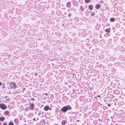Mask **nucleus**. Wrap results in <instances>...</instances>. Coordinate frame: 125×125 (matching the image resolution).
<instances>
[{
    "label": "nucleus",
    "instance_id": "f704fd0d",
    "mask_svg": "<svg viewBox=\"0 0 125 125\" xmlns=\"http://www.w3.org/2000/svg\"><path fill=\"white\" fill-rule=\"evenodd\" d=\"M44 95H48V94L47 93H46L44 94Z\"/></svg>",
    "mask_w": 125,
    "mask_h": 125
},
{
    "label": "nucleus",
    "instance_id": "4be33fe9",
    "mask_svg": "<svg viewBox=\"0 0 125 125\" xmlns=\"http://www.w3.org/2000/svg\"><path fill=\"white\" fill-rule=\"evenodd\" d=\"M31 18L32 20H35V16H31Z\"/></svg>",
    "mask_w": 125,
    "mask_h": 125
},
{
    "label": "nucleus",
    "instance_id": "cd10ccee",
    "mask_svg": "<svg viewBox=\"0 0 125 125\" xmlns=\"http://www.w3.org/2000/svg\"><path fill=\"white\" fill-rule=\"evenodd\" d=\"M93 87H90V90L91 91H92V90H93Z\"/></svg>",
    "mask_w": 125,
    "mask_h": 125
},
{
    "label": "nucleus",
    "instance_id": "a878e982",
    "mask_svg": "<svg viewBox=\"0 0 125 125\" xmlns=\"http://www.w3.org/2000/svg\"><path fill=\"white\" fill-rule=\"evenodd\" d=\"M3 125H7V122H4L3 123Z\"/></svg>",
    "mask_w": 125,
    "mask_h": 125
},
{
    "label": "nucleus",
    "instance_id": "412c9836",
    "mask_svg": "<svg viewBox=\"0 0 125 125\" xmlns=\"http://www.w3.org/2000/svg\"><path fill=\"white\" fill-rule=\"evenodd\" d=\"M9 125H14V124L11 121L8 124Z\"/></svg>",
    "mask_w": 125,
    "mask_h": 125
},
{
    "label": "nucleus",
    "instance_id": "603ef678",
    "mask_svg": "<svg viewBox=\"0 0 125 125\" xmlns=\"http://www.w3.org/2000/svg\"><path fill=\"white\" fill-rule=\"evenodd\" d=\"M70 10V9H68V11H69V10Z\"/></svg>",
    "mask_w": 125,
    "mask_h": 125
},
{
    "label": "nucleus",
    "instance_id": "c85d7f7f",
    "mask_svg": "<svg viewBox=\"0 0 125 125\" xmlns=\"http://www.w3.org/2000/svg\"><path fill=\"white\" fill-rule=\"evenodd\" d=\"M102 64H100L99 66V67L100 68H101L102 67Z\"/></svg>",
    "mask_w": 125,
    "mask_h": 125
},
{
    "label": "nucleus",
    "instance_id": "1a4fd4ad",
    "mask_svg": "<svg viewBox=\"0 0 125 125\" xmlns=\"http://www.w3.org/2000/svg\"><path fill=\"white\" fill-rule=\"evenodd\" d=\"M101 6L100 4H97L95 6V8L97 9H99L100 8Z\"/></svg>",
    "mask_w": 125,
    "mask_h": 125
},
{
    "label": "nucleus",
    "instance_id": "ea45409f",
    "mask_svg": "<svg viewBox=\"0 0 125 125\" xmlns=\"http://www.w3.org/2000/svg\"><path fill=\"white\" fill-rule=\"evenodd\" d=\"M19 119H20V120H21V117H20L19 118Z\"/></svg>",
    "mask_w": 125,
    "mask_h": 125
},
{
    "label": "nucleus",
    "instance_id": "a211bd4d",
    "mask_svg": "<svg viewBox=\"0 0 125 125\" xmlns=\"http://www.w3.org/2000/svg\"><path fill=\"white\" fill-rule=\"evenodd\" d=\"M115 20V19L114 18H111L110 19V21L111 22H113Z\"/></svg>",
    "mask_w": 125,
    "mask_h": 125
},
{
    "label": "nucleus",
    "instance_id": "e433bc0d",
    "mask_svg": "<svg viewBox=\"0 0 125 125\" xmlns=\"http://www.w3.org/2000/svg\"><path fill=\"white\" fill-rule=\"evenodd\" d=\"M97 96H95V97H94V98H95V99H97Z\"/></svg>",
    "mask_w": 125,
    "mask_h": 125
},
{
    "label": "nucleus",
    "instance_id": "b1692460",
    "mask_svg": "<svg viewBox=\"0 0 125 125\" xmlns=\"http://www.w3.org/2000/svg\"><path fill=\"white\" fill-rule=\"evenodd\" d=\"M72 15V14L71 13H69L68 14V16L69 18H70L71 17Z\"/></svg>",
    "mask_w": 125,
    "mask_h": 125
},
{
    "label": "nucleus",
    "instance_id": "72a5a7b5",
    "mask_svg": "<svg viewBox=\"0 0 125 125\" xmlns=\"http://www.w3.org/2000/svg\"><path fill=\"white\" fill-rule=\"evenodd\" d=\"M100 3H104V2L103 1H101Z\"/></svg>",
    "mask_w": 125,
    "mask_h": 125
},
{
    "label": "nucleus",
    "instance_id": "864d4df0",
    "mask_svg": "<svg viewBox=\"0 0 125 125\" xmlns=\"http://www.w3.org/2000/svg\"><path fill=\"white\" fill-rule=\"evenodd\" d=\"M115 105H116V104L115 103Z\"/></svg>",
    "mask_w": 125,
    "mask_h": 125
},
{
    "label": "nucleus",
    "instance_id": "6e6d98bb",
    "mask_svg": "<svg viewBox=\"0 0 125 125\" xmlns=\"http://www.w3.org/2000/svg\"><path fill=\"white\" fill-rule=\"evenodd\" d=\"M30 103H31V102H30L29 103V104H30Z\"/></svg>",
    "mask_w": 125,
    "mask_h": 125
},
{
    "label": "nucleus",
    "instance_id": "ddd939ff",
    "mask_svg": "<svg viewBox=\"0 0 125 125\" xmlns=\"http://www.w3.org/2000/svg\"><path fill=\"white\" fill-rule=\"evenodd\" d=\"M88 9L91 10L93 9V5H90L88 6Z\"/></svg>",
    "mask_w": 125,
    "mask_h": 125
},
{
    "label": "nucleus",
    "instance_id": "c03bdc74",
    "mask_svg": "<svg viewBox=\"0 0 125 125\" xmlns=\"http://www.w3.org/2000/svg\"><path fill=\"white\" fill-rule=\"evenodd\" d=\"M54 125H58V124H55Z\"/></svg>",
    "mask_w": 125,
    "mask_h": 125
},
{
    "label": "nucleus",
    "instance_id": "20e7f679",
    "mask_svg": "<svg viewBox=\"0 0 125 125\" xmlns=\"http://www.w3.org/2000/svg\"><path fill=\"white\" fill-rule=\"evenodd\" d=\"M76 116H70L69 118V120L71 122H74V120L76 119Z\"/></svg>",
    "mask_w": 125,
    "mask_h": 125
},
{
    "label": "nucleus",
    "instance_id": "f03ea898",
    "mask_svg": "<svg viewBox=\"0 0 125 125\" xmlns=\"http://www.w3.org/2000/svg\"><path fill=\"white\" fill-rule=\"evenodd\" d=\"M9 86H10L11 89H15L18 87L16 83L14 82H10Z\"/></svg>",
    "mask_w": 125,
    "mask_h": 125
},
{
    "label": "nucleus",
    "instance_id": "a18cd8bd",
    "mask_svg": "<svg viewBox=\"0 0 125 125\" xmlns=\"http://www.w3.org/2000/svg\"><path fill=\"white\" fill-rule=\"evenodd\" d=\"M98 120L99 121H100V120H101L100 119H98Z\"/></svg>",
    "mask_w": 125,
    "mask_h": 125
},
{
    "label": "nucleus",
    "instance_id": "a19ab883",
    "mask_svg": "<svg viewBox=\"0 0 125 125\" xmlns=\"http://www.w3.org/2000/svg\"><path fill=\"white\" fill-rule=\"evenodd\" d=\"M79 121H80V120H77V121L78 122H79Z\"/></svg>",
    "mask_w": 125,
    "mask_h": 125
},
{
    "label": "nucleus",
    "instance_id": "6e6552de",
    "mask_svg": "<svg viewBox=\"0 0 125 125\" xmlns=\"http://www.w3.org/2000/svg\"><path fill=\"white\" fill-rule=\"evenodd\" d=\"M71 3L70 2H68L66 4V6L67 7L70 8L71 7Z\"/></svg>",
    "mask_w": 125,
    "mask_h": 125
},
{
    "label": "nucleus",
    "instance_id": "0eeeda50",
    "mask_svg": "<svg viewBox=\"0 0 125 125\" xmlns=\"http://www.w3.org/2000/svg\"><path fill=\"white\" fill-rule=\"evenodd\" d=\"M53 56H52L53 58V59L54 60H59V59L58 58V56L59 55H53Z\"/></svg>",
    "mask_w": 125,
    "mask_h": 125
},
{
    "label": "nucleus",
    "instance_id": "9d476101",
    "mask_svg": "<svg viewBox=\"0 0 125 125\" xmlns=\"http://www.w3.org/2000/svg\"><path fill=\"white\" fill-rule=\"evenodd\" d=\"M68 114H71V115H74V116H76V114L73 111H71L70 112H69V113H68Z\"/></svg>",
    "mask_w": 125,
    "mask_h": 125
},
{
    "label": "nucleus",
    "instance_id": "c756f323",
    "mask_svg": "<svg viewBox=\"0 0 125 125\" xmlns=\"http://www.w3.org/2000/svg\"><path fill=\"white\" fill-rule=\"evenodd\" d=\"M38 73H35L34 74V75L35 76H36L38 75Z\"/></svg>",
    "mask_w": 125,
    "mask_h": 125
},
{
    "label": "nucleus",
    "instance_id": "7ed1b4c3",
    "mask_svg": "<svg viewBox=\"0 0 125 125\" xmlns=\"http://www.w3.org/2000/svg\"><path fill=\"white\" fill-rule=\"evenodd\" d=\"M6 105L3 103L0 104V108L2 110H4L7 108Z\"/></svg>",
    "mask_w": 125,
    "mask_h": 125
},
{
    "label": "nucleus",
    "instance_id": "39448f33",
    "mask_svg": "<svg viewBox=\"0 0 125 125\" xmlns=\"http://www.w3.org/2000/svg\"><path fill=\"white\" fill-rule=\"evenodd\" d=\"M29 108L30 110H33L34 107V104H29Z\"/></svg>",
    "mask_w": 125,
    "mask_h": 125
},
{
    "label": "nucleus",
    "instance_id": "8fccbe9b",
    "mask_svg": "<svg viewBox=\"0 0 125 125\" xmlns=\"http://www.w3.org/2000/svg\"><path fill=\"white\" fill-rule=\"evenodd\" d=\"M71 116H74V115H71Z\"/></svg>",
    "mask_w": 125,
    "mask_h": 125
},
{
    "label": "nucleus",
    "instance_id": "4d7b16f0",
    "mask_svg": "<svg viewBox=\"0 0 125 125\" xmlns=\"http://www.w3.org/2000/svg\"><path fill=\"white\" fill-rule=\"evenodd\" d=\"M39 114H40V113H39Z\"/></svg>",
    "mask_w": 125,
    "mask_h": 125
},
{
    "label": "nucleus",
    "instance_id": "2eb2a0df",
    "mask_svg": "<svg viewBox=\"0 0 125 125\" xmlns=\"http://www.w3.org/2000/svg\"><path fill=\"white\" fill-rule=\"evenodd\" d=\"M84 10V9L83 8L82 6H80L79 9V10L81 11V12H82Z\"/></svg>",
    "mask_w": 125,
    "mask_h": 125
},
{
    "label": "nucleus",
    "instance_id": "49530a36",
    "mask_svg": "<svg viewBox=\"0 0 125 125\" xmlns=\"http://www.w3.org/2000/svg\"><path fill=\"white\" fill-rule=\"evenodd\" d=\"M10 55H8V57H10Z\"/></svg>",
    "mask_w": 125,
    "mask_h": 125
},
{
    "label": "nucleus",
    "instance_id": "423d86ee",
    "mask_svg": "<svg viewBox=\"0 0 125 125\" xmlns=\"http://www.w3.org/2000/svg\"><path fill=\"white\" fill-rule=\"evenodd\" d=\"M72 4L73 6L75 7L78 6V4L77 2L75 0H72Z\"/></svg>",
    "mask_w": 125,
    "mask_h": 125
},
{
    "label": "nucleus",
    "instance_id": "09e8293b",
    "mask_svg": "<svg viewBox=\"0 0 125 125\" xmlns=\"http://www.w3.org/2000/svg\"><path fill=\"white\" fill-rule=\"evenodd\" d=\"M25 12H26V13H27V11H25Z\"/></svg>",
    "mask_w": 125,
    "mask_h": 125
},
{
    "label": "nucleus",
    "instance_id": "c9c22d12",
    "mask_svg": "<svg viewBox=\"0 0 125 125\" xmlns=\"http://www.w3.org/2000/svg\"><path fill=\"white\" fill-rule=\"evenodd\" d=\"M35 119H35V118H34L33 119V120L34 121L35 120Z\"/></svg>",
    "mask_w": 125,
    "mask_h": 125
},
{
    "label": "nucleus",
    "instance_id": "f257e3e1",
    "mask_svg": "<svg viewBox=\"0 0 125 125\" xmlns=\"http://www.w3.org/2000/svg\"><path fill=\"white\" fill-rule=\"evenodd\" d=\"M72 109L71 107L69 105H67L62 107L61 109L60 112L61 113H66L68 111L71 110Z\"/></svg>",
    "mask_w": 125,
    "mask_h": 125
},
{
    "label": "nucleus",
    "instance_id": "9b49d317",
    "mask_svg": "<svg viewBox=\"0 0 125 125\" xmlns=\"http://www.w3.org/2000/svg\"><path fill=\"white\" fill-rule=\"evenodd\" d=\"M111 28H109L108 29H105V32H107L108 33H109L110 32V31Z\"/></svg>",
    "mask_w": 125,
    "mask_h": 125
},
{
    "label": "nucleus",
    "instance_id": "bb28decb",
    "mask_svg": "<svg viewBox=\"0 0 125 125\" xmlns=\"http://www.w3.org/2000/svg\"><path fill=\"white\" fill-rule=\"evenodd\" d=\"M2 85H3V86L2 85V88L3 89L4 88L5 86H4V84H2Z\"/></svg>",
    "mask_w": 125,
    "mask_h": 125
},
{
    "label": "nucleus",
    "instance_id": "3c124183",
    "mask_svg": "<svg viewBox=\"0 0 125 125\" xmlns=\"http://www.w3.org/2000/svg\"><path fill=\"white\" fill-rule=\"evenodd\" d=\"M5 98H7V96H5Z\"/></svg>",
    "mask_w": 125,
    "mask_h": 125
},
{
    "label": "nucleus",
    "instance_id": "2f4dec72",
    "mask_svg": "<svg viewBox=\"0 0 125 125\" xmlns=\"http://www.w3.org/2000/svg\"><path fill=\"white\" fill-rule=\"evenodd\" d=\"M111 104H108V106L109 107H110L111 106Z\"/></svg>",
    "mask_w": 125,
    "mask_h": 125
},
{
    "label": "nucleus",
    "instance_id": "de8ad7c7",
    "mask_svg": "<svg viewBox=\"0 0 125 125\" xmlns=\"http://www.w3.org/2000/svg\"><path fill=\"white\" fill-rule=\"evenodd\" d=\"M37 120H38L39 119V118H37Z\"/></svg>",
    "mask_w": 125,
    "mask_h": 125
},
{
    "label": "nucleus",
    "instance_id": "f8f14e48",
    "mask_svg": "<svg viewBox=\"0 0 125 125\" xmlns=\"http://www.w3.org/2000/svg\"><path fill=\"white\" fill-rule=\"evenodd\" d=\"M49 109V107L48 106H45L44 108V110L45 111H47Z\"/></svg>",
    "mask_w": 125,
    "mask_h": 125
},
{
    "label": "nucleus",
    "instance_id": "7c9ffc66",
    "mask_svg": "<svg viewBox=\"0 0 125 125\" xmlns=\"http://www.w3.org/2000/svg\"><path fill=\"white\" fill-rule=\"evenodd\" d=\"M31 100H32L33 101H34L35 100V99L34 98H32L31 99Z\"/></svg>",
    "mask_w": 125,
    "mask_h": 125
},
{
    "label": "nucleus",
    "instance_id": "4c0bfd02",
    "mask_svg": "<svg viewBox=\"0 0 125 125\" xmlns=\"http://www.w3.org/2000/svg\"><path fill=\"white\" fill-rule=\"evenodd\" d=\"M23 90H26V88H23Z\"/></svg>",
    "mask_w": 125,
    "mask_h": 125
},
{
    "label": "nucleus",
    "instance_id": "5fc2aeb1",
    "mask_svg": "<svg viewBox=\"0 0 125 125\" xmlns=\"http://www.w3.org/2000/svg\"><path fill=\"white\" fill-rule=\"evenodd\" d=\"M112 29H114V27H113V28H112Z\"/></svg>",
    "mask_w": 125,
    "mask_h": 125
},
{
    "label": "nucleus",
    "instance_id": "58836bf2",
    "mask_svg": "<svg viewBox=\"0 0 125 125\" xmlns=\"http://www.w3.org/2000/svg\"><path fill=\"white\" fill-rule=\"evenodd\" d=\"M1 84L2 83L1 82H0V86L1 85Z\"/></svg>",
    "mask_w": 125,
    "mask_h": 125
},
{
    "label": "nucleus",
    "instance_id": "dca6fc26",
    "mask_svg": "<svg viewBox=\"0 0 125 125\" xmlns=\"http://www.w3.org/2000/svg\"><path fill=\"white\" fill-rule=\"evenodd\" d=\"M5 118L4 117H0V121H3L5 120Z\"/></svg>",
    "mask_w": 125,
    "mask_h": 125
},
{
    "label": "nucleus",
    "instance_id": "aec40b11",
    "mask_svg": "<svg viewBox=\"0 0 125 125\" xmlns=\"http://www.w3.org/2000/svg\"><path fill=\"white\" fill-rule=\"evenodd\" d=\"M91 0H85V3H89Z\"/></svg>",
    "mask_w": 125,
    "mask_h": 125
},
{
    "label": "nucleus",
    "instance_id": "6ab92c4d",
    "mask_svg": "<svg viewBox=\"0 0 125 125\" xmlns=\"http://www.w3.org/2000/svg\"><path fill=\"white\" fill-rule=\"evenodd\" d=\"M14 121L16 123H16H18L19 122V121L17 118H16L14 119Z\"/></svg>",
    "mask_w": 125,
    "mask_h": 125
},
{
    "label": "nucleus",
    "instance_id": "393cba45",
    "mask_svg": "<svg viewBox=\"0 0 125 125\" xmlns=\"http://www.w3.org/2000/svg\"><path fill=\"white\" fill-rule=\"evenodd\" d=\"M95 14V13L94 12V13H92L91 14V15L92 16H94Z\"/></svg>",
    "mask_w": 125,
    "mask_h": 125
},
{
    "label": "nucleus",
    "instance_id": "5701e85b",
    "mask_svg": "<svg viewBox=\"0 0 125 125\" xmlns=\"http://www.w3.org/2000/svg\"><path fill=\"white\" fill-rule=\"evenodd\" d=\"M16 110H14V112H13V115L15 116V115H16Z\"/></svg>",
    "mask_w": 125,
    "mask_h": 125
},
{
    "label": "nucleus",
    "instance_id": "13d9d810",
    "mask_svg": "<svg viewBox=\"0 0 125 125\" xmlns=\"http://www.w3.org/2000/svg\"><path fill=\"white\" fill-rule=\"evenodd\" d=\"M39 114H40V113H39Z\"/></svg>",
    "mask_w": 125,
    "mask_h": 125
},
{
    "label": "nucleus",
    "instance_id": "f3484780",
    "mask_svg": "<svg viewBox=\"0 0 125 125\" xmlns=\"http://www.w3.org/2000/svg\"><path fill=\"white\" fill-rule=\"evenodd\" d=\"M9 113V112L8 111H6L4 112V114L5 115H8Z\"/></svg>",
    "mask_w": 125,
    "mask_h": 125
},
{
    "label": "nucleus",
    "instance_id": "473e14b6",
    "mask_svg": "<svg viewBox=\"0 0 125 125\" xmlns=\"http://www.w3.org/2000/svg\"><path fill=\"white\" fill-rule=\"evenodd\" d=\"M100 95H98L97 96V97H100Z\"/></svg>",
    "mask_w": 125,
    "mask_h": 125
},
{
    "label": "nucleus",
    "instance_id": "79ce46f5",
    "mask_svg": "<svg viewBox=\"0 0 125 125\" xmlns=\"http://www.w3.org/2000/svg\"><path fill=\"white\" fill-rule=\"evenodd\" d=\"M72 74H73V76H74V74L73 73H72Z\"/></svg>",
    "mask_w": 125,
    "mask_h": 125
},
{
    "label": "nucleus",
    "instance_id": "4468645a",
    "mask_svg": "<svg viewBox=\"0 0 125 125\" xmlns=\"http://www.w3.org/2000/svg\"><path fill=\"white\" fill-rule=\"evenodd\" d=\"M67 121L65 120H62L61 122L62 125H64L67 123Z\"/></svg>",
    "mask_w": 125,
    "mask_h": 125
},
{
    "label": "nucleus",
    "instance_id": "37998d69",
    "mask_svg": "<svg viewBox=\"0 0 125 125\" xmlns=\"http://www.w3.org/2000/svg\"><path fill=\"white\" fill-rule=\"evenodd\" d=\"M49 109H50V110H51V109H51V108H49Z\"/></svg>",
    "mask_w": 125,
    "mask_h": 125
}]
</instances>
